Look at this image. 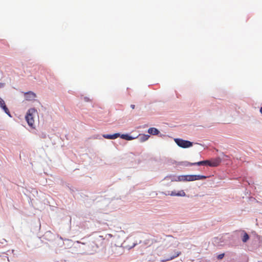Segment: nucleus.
<instances>
[{
	"instance_id": "obj_1",
	"label": "nucleus",
	"mask_w": 262,
	"mask_h": 262,
	"mask_svg": "<svg viewBox=\"0 0 262 262\" xmlns=\"http://www.w3.org/2000/svg\"><path fill=\"white\" fill-rule=\"evenodd\" d=\"M103 137L104 138L108 139H115L119 137H120L122 139L126 140H132L135 139V138L132 137V136H130L127 134H122L120 135V134L119 133H116L113 135H103Z\"/></svg>"
},
{
	"instance_id": "obj_2",
	"label": "nucleus",
	"mask_w": 262,
	"mask_h": 262,
	"mask_svg": "<svg viewBox=\"0 0 262 262\" xmlns=\"http://www.w3.org/2000/svg\"><path fill=\"white\" fill-rule=\"evenodd\" d=\"M36 112V111L34 108H30L28 110L25 117L28 125L32 127H33L34 123V115L35 114Z\"/></svg>"
},
{
	"instance_id": "obj_3",
	"label": "nucleus",
	"mask_w": 262,
	"mask_h": 262,
	"mask_svg": "<svg viewBox=\"0 0 262 262\" xmlns=\"http://www.w3.org/2000/svg\"><path fill=\"white\" fill-rule=\"evenodd\" d=\"M174 141L179 146L182 148H188L192 145V142L182 139H175Z\"/></svg>"
},
{
	"instance_id": "obj_4",
	"label": "nucleus",
	"mask_w": 262,
	"mask_h": 262,
	"mask_svg": "<svg viewBox=\"0 0 262 262\" xmlns=\"http://www.w3.org/2000/svg\"><path fill=\"white\" fill-rule=\"evenodd\" d=\"M187 181L204 180L207 178V177L202 175H187Z\"/></svg>"
},
{
	"instance_id": "obj_5",
	"label": "nucleus",
	"mask_w": 262,
	"mask_h": 262,
	"mask_svg": "<svg viewBox=\"0 0 262 262\" xmlns=\"http://www.w3.org/2000/svg\"><path fill=\"white\" fill-rule=\"evenodd\" d=\"M25 99L27 101H32L35 99L36 97V94L31 91L24 93Z\"/></svg>"
},
{
	"instance_id": "obj_6",
	"label": "nucleus",
	"mask_w": 262,
	"mask_h": 262,
	"mask_svg": "<svg viewBox=\"0 0 262 262\" xmlns=\"http://www.w3.org/2000/svg\"><path fill=\"white\" fill-rule=\"evenodd\" d=\"M0 106L3 109L5 112L10 116L9 111L5 104V102L3 99L0 98Z\"/></svg>"
},
{
	"instance_id": "obj_7",
	"label": "nucleus",
	"mask_w": 262,
	"mask_h": 262,
	"mask_svg": "<svg viewBox=\"0 0 262 262\" xmlns=\"http://www.w3.org/2000/svg\"><path fill=\"white\" fill-rule=\"evenodd\" d=\"M209 160H205V161H202L198 162L195 163H189L188 165L192 166V165H208L209 164Z\"/></svg>"
},
{
	"instance_id": "obj_8",
	"label": "nucleus",
	"mask_w": 262,
	"mask_h": 262,
	"mask_svg": "<svg viewBox=\"0 0 262 262\" xmlns=\"http://www.w3.org/2000/svg\"><path fill=\"white\" fill-rule=\"evenodd\" d=\"M167 194L171 195V196H184L186 195L185 192L183 190H181V191H179L178 193H176L174 191H171V192H169Z\"/></svg>"
},
{
	"instance_id": "obj_9",
	"label": "nucleus",
	"mask_w": 262,
	"mask_h": 262,
	"mask_svg": "<svg viewBox=\"0 0 262 262\" xmlns=\"http://www.w3.org/2000/svg\"><path fill=\"white\" fill-rule=\"evenodd\" d=\"M220 160L219 159H214L213 161H210L209 166L211 167L217 166L220 163Z\"/></svg>"
},
{
	"instance_id": "obj_10",
	"label": "nucleus",
	"mask_w": 262,
	"mask_h": 262,
	"mask_svg": "<svg viewBox=\"0 0 262 262\" xmlns=\"http://www.w3.org/2000/svg\"><path fill=\"white\" fill-rule=\"evenodd\" d=\"M148 133L151 135H157L159 133V131L156 128L151 127L148 129Z\"/></svg>"
},
{
	"instance_id": "obj_11",
	"label": "nucleus",
	"mask_w": 262,
	"mask_h": 262,
	"mask_svg": "<svg viewBox=\"0 0 262 262\" xmlns=\"http://www.w3.org/2000/svg\"><path fill=\"white\" fill-rule=\"evenodd\" d=\"M181 252L180 251H177L175 253V254L173 255L172 256H171L170 257L165 259V260H162V262H165L166 261L170 260L174 258L175 257H177L179 256L181 254Z\"/></svg>"
},
{
	"instance_id": "obj_12",
	"label": "nucleus",
	"mask_w": 262,
	"mask_h": 262,
	"mask_svg": "<svg viewBox=\"0 0 262 262\" xmlns=\"http://www.w3.org/2000/svg\"><path fill=\"white\" fill-rule=\"evenodd\" d=\"M175 181L181 182L187 181V175L179 176Z\"/></svg>"
},
{
	"instance_id": "obj_13",
	"label": "nucleus",
	"mask_w": 262,
	"mask_h": 262,
	"mask_svg": "<svg viewBox=\"0 0 262 262\" xmlns=\"http://www.w3.org/2000/svg\"><path fill=\"white\" fill-rule=\"evenodd\" d=\"M149 137V136L148 135H143L142 136H140L139 140L140 142H144L148 139Z\"/></svg>"
},
{
	"instance_id": "obj_14",
	"label": "nucleus",
	"mask_w": 262,
	"mask_h": 262,
	"mask_svg": "<svg viewBox=\"0 0 262 262\" xmlns=\"http://www.w3.org/2000/svg\"><path fill=\"white\" fill-rule=\"evenodd\" d=\"M249 238V236L248 235V234L245 232L244 234V235L242 237V241L244 243L246 242Z\"/></svg>"
},
{
	"instance_id": "obj_15",
	"label": "nucleus",
	"mask_w": 262,
	"mask_h": 262,
	"mask_svg": "<svg viewBox=\"0 0 262 262\" xmlns=\"http://www.w3.org/2000/svg\"><path fill=\"white\" fill-rule=\"evenodd\" d=\"M119 249H120V248H119L118 247H117V246L112 247V249H111L112 254L114 253V254H119L118 253H116V251H117V250H118Z\"/></svg>"
},
{
	"instance_id": "obj_16",
	"label": "nucleus",
	"mask_w": 262,
	"mask_h": 262,
	"mask_svg": "<svg viewBox=\"0 0 262 262\" xmlns=\"http://www.w3.org/2000/svg\"><path fill=\"white\" fill-rule=\"evenodd\" d=\"M224 256V253H222V254H219L218 256H217V258L219 259H222Z\"/></svg>"
},
{
	"instance_id": "obj_17",
	"label": "nucleus",
	"mask_w": 262,
	"mask_h": 262,
	"mask_svg": "<svg viewBox=\"0 0 262 262\" xmlns=\"http://www.w3.org/2000/svg\"><path fill=\"white\" fill-rule=\"evenodd\" d=\"M130 107H131V108H132V109H134V108H135V105L134 104H132V105H130Z\"/></svg>"
},
{
	"instance_id": "obj_18",
	"label": "nucleus",
	"mask_w": 262,
	"mask_h": 262,
	"mask_svg": "<svg viewBox=\"0 0 262 262\" xmlns=\"http://www.w3.org/2000/svg\"><path fill=\"white\" fill-rule=\"evenodd\" d=\"M4 85V84L3 83H0V88L3 87Z\"/></svg>"
},
{
	"instance_id": "obj_19",
	"label": "nucleus",
	"mask_w": 262,
	"mask_h": 262,
	"mask_svg": "<svg viewBox=\"0 0 262 262\" xmlns=\"http://www.w3.org/2000/svg\"><path fill=\"white\" fill-rule=\"evenodd\" d=\"M259 112L262 114V106L260 108Z\"/></svg>"
},
{
	"instance_id": "obj_20",
	"label": "nucleus",
	"mask_w": 262,
	"mask_h": 262,
	"mask_svg": "<svg viewBox=\"0 0 262 262\" xmlns=\"http://www.w3.org/2000/svg\"><path fill=\"white\" fill-rule=\"evenodd\" d=\"M108 235H109V236H111V237L112 236V235L111 234H108Z\"/></svg>"
}]
</instances>
